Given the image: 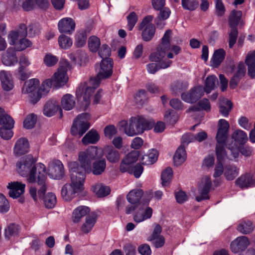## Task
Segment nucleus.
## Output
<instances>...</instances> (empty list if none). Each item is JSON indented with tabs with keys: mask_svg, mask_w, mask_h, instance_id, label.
Masks as SVG:
<instances>
[{
	"mask_svg": "<svg viewBox=\"0 0 255 255\" xmlns=\"http://www.w3.org/2000/svg\"><path fill=\"white\" fill-rule=\"evenodd\" d=\"M113 61L111 59H102L99 65L96 66L97 76L90 79L87 83L80 84L76 90L78 99L83 97L86 109L90 104V98L95 89L100 85L101 80L110 77L113 73Z\"/></svg>",
	"mask_w": 255,
	"mask_h": 255,
	"instance_id": "1",
	"label": "nucleus"
},
{
	"mask_svg": "<svg viewBox=\"0 0 255 255\" xmlns=\"http://www.w3.org/2000/svg\"><path fill=\"white\" fill-rule=\"evenodd\" d=\"M35 162L31 155L22 157L16 163V171L20 176L26 177L29 183L43 184L47 179L46 167L41 163L35 164Z\"/></svg>",
	"mask_w": 255,
	"mask_h": 255,
	"instance_id": "2",
	"label": "nucleus"
},
{
	"mask_svg": "<svg viewBox=\"0 0 255 255\" xmlns=\"http://www.w3.org/2000/svg\"><path fill=\"white\" fill-rule=\"evenodd\" d=\"M70 183L65 184L62 188L61 195L63 199L67 201L71 200L76 194L82 192L86 178L87 170L80 167L77 161H70L68 163Z\"/></svg>",
	"mask_w": 255,
	"mask_h": 255,
	"instance_id": "3",
	"label": "nucleus"
},
{
	"mask_svg": "<svg viewBox=\"0 0 255 255\" xmlns=\"http://www.w3.org/2000/svg\"><path fill=\"white\" fill-rule=\"evenodd\" d=\"M171 33L170 30H167L165 32L162 38V42L159 45L157 51L151 54L149 57L150 61L158 63L160 69L167 68L172 64V61L168 59L173 58V54L171 52L166 54V52L171 48L170 39Z\"/></svg>",
	"mask_w": 255,
	"mask_h": 255,
	"instance_id": "4",
	"label": "nucleus"
},
{
	"mask_svg": "<svg viewBox=\"0 0 255 255\" xmlns=\"http://www.w3.org/2000/svg\"><path fill=\"white\" fill-rule=\"evenodd\" d=\"M122 126L126 125L125 132L128 136L142 133L144 130H149L153 127V124L143 117L137 116L130 118L128 123L126 121L122 122Z\"/></svg>",
	"mask_w": 255,
	"mask_h": 255,
	"instance_id": "5",
	"label": "nucleus"
},
{
	"mask_svg": "<svg viewBox=\"0 0 255 255\" xmlns=\"http://www.w3.org/2000/svg\"><path fill=\"white\" fill-rule=\"evenodd\" d=\"M101 155V149L95 146H91L85 151L80 152L78 156L80 167H82L83 169L87 170L88 173H90L91 171V161Z\"/></svg>",
	"mask_w": 255,
	"mask_h": 255,
	"instance_id": "6",
	"label": "nucleus"
},
{
	"mask_svg": "<svg viewBox=\"0 0 255 255\" xmlns=\"http://www.w3.org/2000/svg\"><path fill=\"white\" fill-rule=\"evenodd\" d=\"M90 117L88 113H83L78 115L74 120L71 127V134L74 136H82L90 128L88 123Z\"/></svg>",
	"mask_w": 255,
	"mask_h": 255,
	"instance_id": "7",
	"label": "nucleus"
},
{
	"mask_svg": "<svg viewBox=\"0 0 255 255\" xmlns=\"http://www.w3.org/2000/svg\"><path fill=\"white\" fill-rule=\"evenodd\" d=\"M70 68V65L66 59H62L60 60L59 68L52 77L54 86L60 87L67 83L68 80L67 71Z\"/></svg>",
	"mask_w": 255,
	"mask_h": 255,
	"instance_id": "8",
	"label": "nucleus"
},
{
	"mask_svg": "<svg viewBox=\"0 0 255 255\" xmlns=\"http://www.w3.org/2000/svg\"><path fill=\"white\" fill-rule=\"evenodd\" d=\"M153 19L152 15H147L142 19L138 26V29L142 30V38L145 41L151 40L155 34V27L152 23Z\"/></svg>",
	"mask_w": 255,
	"mask_h": 255,
	"instance_id": "9",
	"label": "nucleus"
},
{
	"mask_svg": "<svg viewBox=\"0 0 255 255\" xmlns=\"http://www.w3.org/2000/svg\"><path fill=\"white\" fill-rule=\"evenodd\" d=\"M225 143H218L216 145V152L218 160L222 161L226 158L233 160L237 158L239 155L238 146L236 144L229 147L230 154H228L225 149Z\"/></svg>",
	"mask_w": 255,
	"mask_h": 255,
	"instance_id": "10",
	"label": "nucleus"
},
{
	"mask_svg": "<svg viewBox=\"0 0 255 255\" xmlns=\"http://www.w3.org/2000/svg\"><path fill=\"white\" fill-rule=\"evenodd\" d=\"M153 210L147 203L140 202L136 205V211L133 215V220L136 223H140L150 219L152 215Z\"/></svg>",
	"mask_w": 255,
	"mask_h": 255,
	"instance_id": "11",
	"label": "nucleus"
},
{
	"mask_svg": "<svg viewBox=\"0 0 255 255\" xmlns=\"http://www.w3.org/2000/svg\"><path fill=\"white\" fill-rule=\"evenodd\" d=\"M230 124L225 119H220L218 123V129L216 136L217 143H225L228 136Z\"/></svg>",
	"mask_w": 255,
	"mask_h": 255,
	"instance_id": "12",
	"label": "nucleus"
},
{
	"mask_svg": "<svg viewBox=\"0 0 255 255\" xmlns=\"http://www.w3.org/2000/svg\"><path fill=\"white\" fill-rule=\"evenodd\" d=\"M204 94V88L201 86L195 87L187 93H183L181 97L186 103L192 104L197 101Z\"/></svg>",
	"mask_w": 255,
	"mask_h": 255,
	"instance_id": "13",
	"label": "nucleus"
},
{
	"mask_svg": "<svg viewBox=\"0 0 255 255\" xmlns=\"http://www.w3.org/2000/svg\"><path fill=\"white\" fill-rule=\"evenodd\" d=\"M9 189V195L10 197L16 199L19 197L18 201L23 203L24 199L21 197L25 191V184L18 181L9 183L7 186Z\"/></svg>",
	"mask_w": 255,
	"mask_h": 255,
	"instance_id": "14",
	"label": "nucleus"
},
{
	"mask_svg": "<svg viewBox=\"0 0 255 255\" xmlns=\"http://www.w3.org/2000/svg\"><path fill=\"white\" fill-rule=\"evenodd\" d=\"M27 34V27L24 24H20L15 29L10 30L7 35V40L10 45L15 47L19 38L25 37Z\"/></svg>",
	"mask_w": 255,
	"mask_h": 255,
	"instance_id": "15",
	"label": "nucleus"
},
{
	"mask_svg": "<svg viewBox=\"0 0 255 255\" xmlns=\"http://www.w3.org/2000/svg\"><path fill=\"white\" fill-rule=\"evenodd\" d=\"M64 174V166L59 160L50 163L48 169L49 176L54 179H61Z\"/></svg>",
	"mask_w": 255,
	"mask_h": 255,
	"instance_id": "16",
	"label": "nucleus"
},
{
	"mask_svg": "<svg viewBox=\"0 0 255 255\" xmlns=\"http://www.w3.org/2000/svg\"><path fill=\"white\" fill-rule=\"evenodd\" d=\"M211 186V179L208 176L204 177L201 180L199 185V195L197 196L196 199L198 202L209 198L208 194Z\"/></svg>",
	"mask_w": 255,
	"mask_h": 255,
	"instance_id": "17",
	"label": "nucleus"
},
{
	"mask_svg": "<svg viewBox=\"0 0 255 255\" xmlns=\"http://www.w3.org/2000/svg\"><path fill=\"white\" fill-rule=\"evenodd\" d=\"M250 244V241L246 236L237 237L230 244V249L233 253H238L244 251Z\"/></svg>",
	"mask_w": 255,
	"mask_h": 255,
	"instance_id": "18",
	"label": "nucleus"
},
{
	"mask_svg": "<svg viewBox=\"0 0 255 255\" xmlns=\"http://www.w3.org/2000/svg\"><path fill=\"white\" fill-rule=\"evenodd\" d=\"M75 26V22L72 18L65 17L59 21L58 28L61 33L71 34L74 31Z\"/></svg>",
	"mask_w": 255,
	"mask_h": 255,
	"instance_id": "19",
	"label": "nucleus"
},
{
	"mask_svg": "<svg viewBox=\"0 0 255 255\" xmlns=\"http://www.w3.org/2000/svg\"><path fill=\"white\" fill-rule=\"evenodd\" d=\"M236 184L242 189L253 187L255 186V177L251 173L243 174L236 180Z\"/></svg>",
	"mask_w": 255,
	"mask_h": 255,
	"instance_id": "20",
	"label": "nucleus"
},
{
	"mask_svg": "<svg viewBox=\"0 0 255 255\" xmlns=\"http://www.w3.org/2000/svg\"><path fill=\"white\" fill-rule=\"evenodd\" d=\"M0 80L2 89L6 92L14 88V82L10 72L5 70L0 71Z\"/></svg>",
	"mask_w": 255,
	"mask_h": 255,
	"instance_id": "21",
	"label": "nucleus"
},
{
	"mask_svg": "<svg viewBox=\"0 0 255 255\" xmlns=\"http://www.w3.org/2000/svg\"><path fill=\"white\" fill-rule=\"evenodd\" d=\"M15 50L13 47H9L1 57L2 63L6 66H13L18 62Z\"/></svg>",
	"mask_w": 255,
	"mask_h": 255,
	"instance_id": "22",
	"label": "nucleus"
},
{
	"mask_svg": "<svg viewBox=\"0 0 255 255\" xmlns=\"http://www.w3.org/2000/svg\"><path fill=\"white\" fill-rule=\"evenodd\" d=\"M58 110L60 111V117H62V110L58 103L55 101H49L45 105L43 109V114L47 117L53 116Z\"/></svg>",
	"mask_w": 255,
	"mask_h": 255,
	"instance_id": "23",
	"label": "nucleus"
},
{
	"mask_svg": "<svg viewBox=\"0 0 255 255\" xmlns=\"http://www.w3.org/2000/svg\"><path fill=\"white\" fill-rule=\"evenodd\" d=\"M97 219V216L94 213L87 216L84 223L81 226V229L84 233L90 232L95 225Z\"/></svg>",
	"mask_w": 255,
	"mask_h": 255,
	"instance_id": "24",
	"label": "nucleus"
},
{
	"mask_svg": "<svg viewBox=\"0 0 255 255\" xmlns=\"http://www.w3.org/2000/svg\"><path fill=\"white\" fill-rule=\"evenodd\" d=\"M69 57L71 60L80 66L85 65L88 61L87 53L82 50H79L75 53L69 54Z\"/></svg>",
	"mask_w": 255,
	"mask_h": 255,
	"instance_id": "25",
	"label": "nucleus"
},
{
	"mask_svg": "<svg viewBox=\"0 0 255 255\" xmlns=\"http://www.w3.org/2000/svg\"><path fill=\"white\" fill-rule=\"evenodd\" d=\"M39 81L36 78L26 81L22 87V93L24 94L34 93L39 87Z\"/></svg>",
	"mask_w": 255,
	"mask_h": 255,
	"instance_id": "26",
	"label": "nucleus"
},
{
	"mask_svg": "<svg viewBox=\"0 0 255 255\" xmlns=\"http://www.w3.org/2000/svg\"><path fill=\"white\" fill-rule=\"evenodd\" d=\"M29 148V143L25 138H19L15 143L14 147V152L17 155L24 154Z\"/></svg>",
	"mask_w": 255,
	"mask_h": 255,
	"instance_id": "27",
	"label": "nucleus"
},
{
	"mask_svg": "<svg viewBox=\"0 0 255 255\" xmlns=\"http://www.w3.org/2000/svg\"><path fill=\"white\" fill-rule=\"evenodd\" d=\"M158 153L157 150L151 149L149 150L146 154L142 156L141 161L142 164L151 165L155 163L157 160Z\"/></svg>",
	"mask_w": 255,
	"mask_h": 255,
	"instance_id": "28",
	"label": "nucleus"
},
{
	"mask_svg": "<svg viewBox=\"0 0 255 255\" xmlns=\"http://www.w3.org/2000/svg\"><path fill=\"white\" fill-rule=\"evenodd\" d=\"M240 168L235 165H226L224 168V176L227 180H234L239 174Z\"/></svg>",
	"mask_w": 255,
	"mask_h": 255,
	"instance_id": "29",
	"label": "nucleus"
},
{
	"mask_svg": "<svg viewBox=\"0 0 255 255\" xmlns=\"http://www.w3.org/2000/svg\"><path fill=\"white\" fill-rule=\"evenodd\" d=\"M90 211L88 207L80 206L76 208L73 213L72 220L73 222L77 223L80 222L81 219L86 216Z\"/></svg>",
	"mask_w": 255,
	"mask_h": 255,
	"instance_id": "30",
	"label": "nucleus"
},
{
	"mask_svg": "<svg viewBox=\"0 0 255 255\" xmlns=\"http://www.w3.org/2000/svg\"><path fill=\"white\" fill-rule=\"evenodd\" d=\"M14 124L12 118L6 113L4 109L0 108V125L3 127L13 128Z\"/></svg>",
	"mask_w": 255,
	"mask_h": 255,
	"instance_id": "31",
	"label": "nucleus"
},
{
	"mask_svg": "<svg viewBox=\"0 0 255 255\" xmlns=\"http://www.w3.org/2000/svg\"><path fill=\"white\" fill-rule=\"evenodd\" d=\"M187 155L184 147L180 145L176 150L173 160L174 164L179 166L182 164L186 159Z\"/></svg>",
	"mask_w": 255,
	"mask_h": 255,
	"instance_id": "32",
	"label": "nucleus"
},
{
	"mask_svg": "<svg viewBox=\"0 0 255 255\" xmlns=\"http://www.w3.org/2000/svg\"><path fill=\"white\" fill-rule=\"evenodd\" d=\"M255 229L253 223L249 220L241 221L237 228V230L243 234H248L252 233Z\"/></svg>",
	"mask_w": 255,
	"mask_h": 255,
	"instance_id": "33",
	"label": "nucleus"
},
{
	"mask_svg": "<svg viewBox=\"0 0 255 255\" xmlns=\"http://www.w3.org/2000/svg\"><path fill=\"white\" fill-rule=\"evenodd\" d=\"M93 192L99 197H103L108 195L111 192L109 186L104 185L102 183H97L93 186Z\"/></svg>",
	"mask_w": 255,
	"mask_h": 255,
	"instance_id": "34",
	"label": "nucleus"
},
{
	"mask_svg": "<svg viewBox=\"0 0 255 255\" xmlns=\"http://www.w3.org/2000/svg\"><path fill=\"white\" fill-rule=\"evenodd\" d=\"M75 105V100L73 96L67 94L64 95L61 99V106L66 110L69 111L72 109Z\"/></svg>",
	"mask_w": 255,
	"mask_h": 255,
	"instance_id": "35",
	"label": "nucleus"
},
{
	"mask_svg": "<svg viewBox=\"0 0 255 255\" xmlns=\"http://www.w3.org/2000/svg\"><path fill=\"white\" fill-rule=\"evenodd\" d=\"M143 193V191L141 189H133L128 194L127 200L131 204L136 205L139 203L138 201L142 197Z\"/></svg>",
	"mask_w": 255,
	"mask_h": 255,
	"instance_id": "36",
	"label": "nucleus"
},
{
	"mask_svg": "<svg viewBox=\"0 0 255 255\" xmlns=\"http://www.w3.org/2000/svg\"><path fill=\"white\" fill-rule=\"evenodd\" d=\"M99 139L100 136L97 131L94 130H91L83 137L82 141L84 144H94Z\"/></svg>",
	"mask_w": 255,
	"mask_h": 255,
	"instance_id": "37",
	"label": "nucleus"
},
{
	"mask_svg": "<svg viewBox=\"0 0 255 255\" xmlns=\"http://www.w3.org/2000/svg\"><path fill=\"white\" fill-rule=\"evenodd\" d=\"M218 83V79L215 76L211 75L208 76L205 82L204 92H206L207 94L210 93L212 90L217 87Z\"/></svg>",
	"mask_w": 255,
	"mask_h": 255,
	"instance_id": "38",
	"label": "nucleus"
},
{
	"mask_svg": "<svg viewBox=\"0 0 255 255\" xmlns=\"http://www.w3.org/2000/svg\"><path fill=\"white\" fill-rule=\"evenodd\" d=\"M232 138L240 144H245L248 140L246 132L242 129L236 130L232 134Z\"/></svg>",
	"mask_w": 255,
	"mask_h": 255,
	"instance_id": "39",
	"label": "nucleus"
},
{
	"mask_svg": "<svg viewBox=\"0 0 255 255\" xmlns=\"http://www.w3.org/2000/svg\"><path fill=\"white\" fill-rule=\"evenodd\" d=\"M106 167V160H100L93 163L91 171L95 175H101L105 171Z\"/></svg>",
	"mask_w": 255,
	"mask_h": 255,
	"instance_id": "40",
	"label": "nucleus"
},
{
	"mask_svg": "<svg viewBox=\"0 0 255 255\" xmlns=\"http://www.w3.org/2000/svg\"><path fill=\"white\" fill-rule=\"evenodd\" d=\"M211 109V105L209 101L207 99H204L199 102L197 106H191L188 110V112L199 111L201 110H204L209 112Z\"/></svg>",
	"mask_w": 255,
	"mask_h": 255,
	"instance_id": "41",
	"label": "nucleus"
},
{
	"mask_svg": "<svg viewBox=\"0 0 255 255\" xmlns=\"http://www.w3.org/2000/svg\"><path fill=\"white\" fill-rule=\"evenodd\" d=\"M232 103L230 101L227 99H223L221 101L220 105V113L224 117H227L232 109Z\"/></svg>",
	"mask_w": 255,
	"mask_h": 255,
	"instance_id": "42",
	"label": "nucleus"
},
{
	"mask_svg": "<svg viewBox=\"0 0 255 255\" xmlns=\"http://www.w3.org/2000/svg\"><path fill=\"white\" fill-rule=\"evenodd\" d=\"M188 87V84L187 82L177 81L172 83L171 86V89L173 93L177 94L187 89Z\"/></svg>",
	"mask_w": 255,
	"mask_h": 255,
	"instance_id": "43",
	"label": "nucleus"
},
{
	"mask_svg": "<svg viewBox=\"0 0 255 255\" xmlns=\"http://www.w3.org/2000/svg\"><path fill=\"white\" fill-rule=\"evenodd\" d=\"M242 13L240 10H233L229 19V25L231 28H236L242 16Z\"/></svg>",
	"mask_w": 255,
	"mask_h": 255,
	"instance_id": "44",
	"label": "nucleus"
},
{
	"mask_svg": "<svg viewBox=\"0 0 255 255\" xmlns=\"http://www.w3.org/2000/svg\"><path fill=\"white\" fill-rule=\"evenodd\" d=\"M58 41L60 47L63 49H68L70 48L73 44V41L72 39L70 37L64 34H61L59 35Z\"/></svg>",
	"mask_w": 255,
	"mask_h": 255,
	"instance_id": "45",
	"label": "nucleus"
},
{
	"mask_svg": "<svg viewBox=\"0 0 255 255\" xmlns=\"http://www.w3.org/2000/svg\"><path fill=\"white\" fill-rule=\"evenodd\" d=\"M225 55V51L223 49H220L216 50L212 58L213 65L215 67H218L220 65L224 59Z\"/></svg>",
	"mask_w": 255,
	"mask_h": 255,
	"instance_id": "46",
	"label": "nucleus"
},
{
	"mask_svg": "<svg viewBox=\"0 0 255 255\" xmlns=\"http://www.w3.org/2000/svg\"><path fill=\"white\" fill-rule=\"evenodd\" d=\"M40 185H41V187L38 191V196L37 195V189L35 187L31 186L29 188V193L33 200L35 201L37 200L38 198H41L43 197V195L46 190L45 181L44 184Z\"/></svg>",
	"mask_w": 255,
	"mask_h": 255,
	"instance_id": "47",
	"label": "nucleus"
},
{
	"mask_svg": "<svg viewBox=\"0 0 255 255\" xmlns=\"http://www.w3.org/2000/svg\"><path fill=\"white\" fill-rule=\"evenodd\" d=\"M88 45L91 52H96L101 45L100 39L96 36H91L88 39Z\"/></svg>",
	"mask_w": 255,
	"mask_h": 255,
	"instance_id": "48",
	"label": "nucleus"
},
{
	"mask_svg": "<svg viewBox=\"0 0 255 255\" xmlns=\"http://www.w3.org/2000/svg\"><path fill=\"white\" fill-rule=\"evenodd\" d=\"M43 199L44 204L47 208H53L56 204L57 199L55 195L53 193H48L44 197Z\"/></svg>",
	"mask_w": 255,
	"mask_h": 255,
	"instance_id": "49",
	"label": "nucleus"
},
{
	"mask_svg": "<svg viewBox=\"0 0 255 255\" xmlns=\"http://www.w3.org/2000/svg\"><path fill=\"white\" fill-rule=\"evenodd\" d=\"M21 37L18 42L17 43L16 46L14 47V49L17 51H22L27 48L30 47L32 45V43L31 41L27 38Z\"/></svg>",
	"mask_w": 255,
	"mask_h": 255,
	"instance_id": "50",
	"label": "nucleus"
},
{
	"mask_svg": "<svg viewBox=\"0 0 255 255\" xmlns=\"http://www.w3.org/2000/svg\"><path fill=\"white\" fill-rule=\"evenodd\" d=\"M161 176L162 185L163 186L168 185L173 176L172 169L170 167L166 168L162 171Z\"/></svg>",
	"mask_w": 255,
	"mask_h": 255,
	"instance_id": "51",
	"label": "nucleus"
},
{
	"mask_svg": "<svg viewBox=\"0 0 255 255\" xmlns=\"http://www.w3.org/2000/svg\"><path fill=\"white\" fill-rule=\"evenodd\" d=\"M87 40L86 32L84 30L77 32L75 36V45L77 47H81L85 45Z\"/></svg>",
	"mask_w": 255,
	"mask_h": 255,
	"instance_id": "52",
	"label": "nucleus"
},
{
	"mask_svg": "<svg viewBox=\"0 0 255 255\" xmlns=\"http://www.w3.org/2000/svg\"><path fill=\"white\" fill-rule=\"evenodd\" d=\"M170 13L171 11L168 8H164L161 10L158 18L155 20L157 25L162 28L164 24L162 23L161 20L167 19L169 17Z\"/></svg>",
	"mask_w": 255,
	"mask_h": 255,
	"instance_id": "53",
	"label": "nucleus"
},
{
	"mask_svg": "<svg viewBox=\"0 0 255 255\" xmlns=\"http://www.w3.org/2000/svg\"><path fill=\"white\" fill-rule=\"evenodd\" d=\"M111 52L110 48L106 44L102 45L99 48V55L103 59H110L109 57L111 55Z\"/></svg>",
	"mask_w": 255,
	"mask_h": 255,
	"instance_id": "54",
	"label": "nucleus"
},
{
	"mask_svg": "<svg viewBox=\"0 0 255 255\" xmlns=\"http://www.w3.org/2000/svg\"><path fill=\"white\" fill-rule=\"evenodd\" d=\"M127 27L129 31L132 30L138 20V16L134 12H130L127 16Z\"/></svg>",
	"mask_w": 255,
	"mask_h": 255,
	"instance_id": "55",
	"label": "nucleus"
},
{
	"mask_svg": "<svg viewBox=\"0 0 255 255\" xmlns=\"http://www.w3.org/2000/svg\"><path fill=\"white\" fill-rule=\"evenodd\" d=\"M164 119L167 123L173 125L178 121V117L174 111H167L165 113Z\"/></svg>",
	"mask_w": 255,
	"mask_h": 255,
	"instance_id": "56",
	"label": "nucleus"
},
{
	"mask_svg": "<svg viewBox=\"0 0 255 255\" xmlns=\"http://www.w3.org/2000/svg\"><path fill=\"white\" fill-rule=\"evenodd\" d=\"M183 7L189 10H194L198 6V2L196 0H182Z\"/></svg>",
	"mask_w": 255,
	"mask_h": 255,
	"instance_id": "57",
	"label": "nucleus"
},
{
	"mask_svg": "<svg viewBox=\"0 0 255 255\" xmlns=\"http://www.w3.org/2000/svg\"><path fill=\"white\" fill-rule=\"evenodd\" d=\"M10 205L8 200L3 194L0 193V212L6 213L8 211Z\"/></svg>",
	"mask_w": 255,
	"mask_h": 255,
	"instance_id": "58",
	"label": "nucleus"
},
{
	"mask_svg": "<svg viewBox=\"0 0 255 255\" xmlns=\"http://www.w3.org/2000/svg\"><path fill=\"white\" fill-rule=\"evenodd\" d=\"M36 122V117L34 114H30L27 116L23 122V126L27 129L32 128Z\"/></svg>",
	"mask_w": 255,
	"mask_h": 255,
	"instance_id": "59",
	"label": "nucleus"
},
{
	"mask_svg": "<svg viewBox=\"0 0 255 255\" xmlns=\"http://www.w3.org/2000/svg\"><path fill=\"white\" fill-rule=\"evenodd\" d=\"M58 61L56 56L51 54H47L43 58L44 63L48 67L53 66L55 65Z\"/></svg>",
	"mask_w": 255,
	"mask_h": 255,
	"instance_id": "60",
	"label": "nucleus"
},
{
	"mask_svg": "<svg viewBox=\"0 0 255 255\" xmlns=\"http://www.w3.org/2000/svg\"><path fill=\"white\" fill-rule=\"evenodd\" d=\"M106 157L110 162H116L120 159V153L117 150L112 148L107 153Z\"/></svg>",
	"mask_w": 255,
	"mask_h": 255,
	"instance_id": "61",
	"label": "nucleus"
},
{
	"mask_svg": "<svg viewBox=\"0 0 255 255\" xmlns=\"http://www.w3.org/2000/svg\"><path fill=\"white\" fill-rule=\"evenodd\" d=\"M238 124L244 129L249 130L252 127L253 123L246 117H241L238 119Z\"/></svg>",
	"mask_w": 255,
	"mask_h": 255,
	"instance_id": "62",
	"label": "nucleus"
},
{
	"mask_svg": "<svg viewBox=\"0 0 255 255\" xmlns=\"http://www.w3.org/2000/svg\"><path fill=\"white\" fill-rule=\"evenodd\" d=\"M19 227L14 224L10 225L5 231V236L9 239L10 237L16 235L18 232Z\"/></svg>",
	"mask_w": 255,
	"mask_h": 255,
	"instance_id": "63",
	"label": "nucleus"
},
{
	"mask_svg": "<svg viewBox=\"0 0 255 255\" xmlns=\"http://www.w3.org/2000/svg\"><path fill=\"white\" fill-rule=\"evenodd\" d=\"M12 128L2 127L0 128V135L2 138L8 140L13 136V133L11 130Z\"/></svg>",
	"mask_w": 255,
	"mask_h": 255,
	"instance_id": "64",
	"label": "nucleus"
}]
</instances>
